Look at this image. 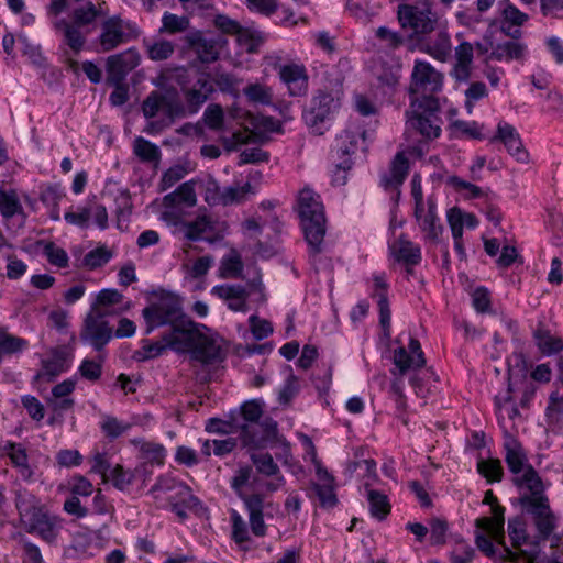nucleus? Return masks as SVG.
<instances>
[{"instance_id":"f257e3e1","label":"nucleus","mask_w":563,"mask_h":563,"mask_svg":"<svg viewBox=\"0 0 563 563\" xmlns=\"http://www.w3.org/2000/svg\"><path fill=\"white\" fill-rule=\"evenodd\" d=\"M142 317L146 335L157 328L172 327V333L167 336L169 350L177 353L189 352L195 361L206 365L219 363L224 358L217 339L203 334L185 314L178 296L162 292L142 310Z\"/></svg>"},{"instance_id":"f03ea898","label":"nucleus","mask_w":563,"mask_h":563,"mask_svg":"<svg viewBox=\"0 0 563 563\" xmlns=\"http://www.w3.org/2000/svg\"><path fill=\"white\" fill-rule=\"evenodd\" d=\"M257 484L258 477L254 475L251 466L240 467L230 479V487L243 501L252 533L255 537L262 538L267 533L264 510L271 506V504L265 503L264 494L256 492Z\"/></svg>"},{"instance_id":"7ed1b4c3","label":"nucleus","mask_w":563,"mask_h":563,"mask_svg":"<svg viewBox=\"0 0 563 563\" xmlns=\"http://www.w3.org/2000/svg\"><path fill=\"white\" fill-rule=\"evenodd\" d=\"M298 214L310 257L324 251L325 214L320 196L310 188L302 189L297 199Z\"/></svg>"},{"instance_id":"20e7f679","label":"nucleus","mask_w":563,"mask_h":563,"mask_svg":"<svg viewBox=\"0 0 563 563\" xmlns=\"http://www.w3.org/2000/svg\"><path fill=\"white\" fill-rule=\"evenodd\" d=\"M15 507L21 526L27 533L37 534L48 543L56 540L62 528L60 519L49 514L33 495H18Z\"/></svg>"},{"instance_id":"39448f33","label":"nucleus","mask_w":563,"mask_h":563,"mask_svg":"<svg viewBox=\"0 0 563 563\" xmlns=\"http://www.w3.org/2000/svg\"><path fill=\"white\" fill-rule=\"evenodd\" d=\"M367 132L360 128L345 129L335 140V144L331 151V156L335 170L332 177V183L336 186L346 183V173L352 168L353 155L360 147V143L364 144L363 152L367 151L366 146Z\"/></svg>"},{"instance_id":"423d86ee","label":"nucleus","mask_w":563,"mask_h":563,"mask_svg":"<svg viewBox=\"0 0 563 563\" xmlns=\"http://www.w3.org/2000/svg\"><path fill=\"white\" fill-rule=\"evenodd\" d=\"M439 100L434 96L415 97L407 110V123L427 139H437L441 134Z\"/></svg>"},{"instance_id":"0eeeda50","label":"nucleus","mask_w":563,"mask_h":563,"mask_svg":"<svg viewBox=\"0 0 563 563\" xmlns=\"http://www.w3.org/2000/svg\"><path fill=\"white\" fill-rule=\"evenodd\" d=\"M341 95L340 90L327 91L320 89L311 98L309 106L302 112V119L314 134H324L327 123L341 106Z\"/></svg>"},{"instance_id":"6e6552de","label":"nucleus","mask_w":563,"mask_h":563,"mask_svg":"<svg viewBox=\"0 0 563 563\" xmlns=\"http://www.w3.org/2000/svg\"><path fill=\"white\" fill-rule=\"evenodd\" d=\"M142 111L145 118L153 119L159 111H163L165 119L173 123L175 119L188 115V109L174 87L152 91L142 103Z\"/></svg>"},{"instance_id":"1a4fd4ad","label":"nucleus","mask_w":563,"mask_h":563,"mask_svg":"<svg viewBox=\"0 0 563 563\" xmlns=\"http://www.w3.org/2000/svg\"><path fill=\"white\" fill-rule=\"evenodd\" d=\"M397 19L401 29L411 31L408 36L410 41L421 40L433 32L438 22L437 13L431 10L430 3H426L422 8L416 4H399Z\"/></svg>"},{"instance_id":"9d476101","label":"nucleus","mask_w":563,"mask_h":563,"mask_svg":"<svg viewBox=\"0 0 563 563\" xmlns=\"http://www.w3.org/2000/svg\"><path fill=\"white\" fill-rule=\"evenodd\" d=\"M520 483L526 484L522 489L527 492L519 497L518 501L528 514L536 519L551 509L549 498L544 494L543 482L536 470H529L528 475H525Z\"/></svg>"},{"instance_id":"9b49d317","label":"nucleus","mask_w":563,"mask_h":563,"mask_svg":"<svg viewBox=\"0 0 563 563\" xmlns=\"http://www.w3.org/2000/svg\"><path fill=\"white\" fill-rule=\"evenodd\" d=\"M139 29L130 21L122 20L119 15H113L103 21L99 44L102 52H109L119 45L126 43L130 38L139 36Z\"/></svg>"},{"instance_id":"f8f14e48","label":"nucleus","mask_w":563,"mask_h":563,"mask_svg":"<svg viewBox=\"0 0 563 563\" xmlns=\"http://www.w3.org/2000/svg\"><path fill=\"white\" fill-rule=\"evenodd\" d=\"M106 312L98 308L87 314L80 331V340L89 343L96 351H101L112 339L113 330L106 320Z\"/></svg>"},{"instance_id":"ddd939ff","label":"nucleus","mask_w":563,"mask_h":563,"mask_svg":"<svg viewBox=\"0 0 563 563\" xmlns=\"http://www.w3.org/2000/svg\"><path fill=\"white\" fill-rule=\"evenodd\" d=\"M504 450L506 464L514 475L512 483L517 488L522 489L526 484L520 483V479L528 475L529 470L534 468L528 463L521 443L508 431H505L504 435Z\"/></svg>"},{"instance_id":"4468645a","label":"nucleus","mask_w":563,"mask_h":563,"mask_svg":"<svg viewBox=\"0 0 563 563\" xmlns=\"http://www.w3.org/2000/svg\"><path fill=\"white\" fill-rule=\"evenodd\" d=\"M443 77L429 63L416 60L411 74L410 95L433 96L442 88Z\"/></svg>"},{"instance_id":"2eb2a0df","label":"nucleus","mask_w":563,"mask_h":563,"mask_svg":"<svg viewBox=\"0 0 563 563\" xmlns=\"http://www.w3.org/2000/svg\"><path fill=\"white\" fill-rule=\"evenodd\" d=\"M240 438L244 446L263 448L267 442L274 441L277 437V422L272 418L265 419L261 423L239 424Z\"/></svg>"},{"instance_id":"dca6fc26","label":"nucleus","mask_w":563,"mask_h":563,"mask_svg":"<svg viewBox=\"0 0 563 563\" xmlns=\"http://www.w3.org/2000/svg\"><path fill=\"white\" fill-rule=\"evenodd\" d=\"M140 64V55L134 48L111 55L107 58V81L109 85L124 82L128 74Z\"/></svg>"},{"instance_id":"f3484780","label":"nucleus","mask_w":563,"mask_h":563,"mask_svg":"<svg viewBox=\"0 0 563 563\" xmlns=\"http://www.w3.org/2000/svg\"><path fill=\"white\" fill-rule=\"evenodd\" d=\"M501 142L507 152L516 158L517 162L526 163L529 154L523 148V144L516 128L507 122H499L497 133L490 139L492 143Z\"/></svg>"},{"instance_id":"a211bd4d","label":"nucleus","mask_w":563,"mask_h":563,"mask_svg":"<svg viewBox=\"0 0 563 563\" xmlns=\"http://www.w3.org/2000/svg\"><path fill=\"white\" fill-rule=\"evenodd\" d=\"M279 78L286 85L291 97H303L308 93V74L303 65L287 64L279 68Z\"/></svg>"},{"instance_id":"6ab92c4d","label":"nucleus","mask_w":563,"mask_h":563,"mask_svg":"<svg viewBox=\"0 0 563 563\" xmlns=\"http://www.w3.org/2000/svg\"><path fill=\"white\" fill-rule=\"evenodd\" d=\"M213 91V84L209 75L206 74L198 76L190 88H185L183 93L186 101L185 108L188 109V115L196 114Z\"/></svg>"},{"instance_id":"aec40b11","label":"nucleus","mask_w":563,"mask_h":563,"mask_svg":"<svg viewBox=\"0 0 563 563\" xmlns=\"http://www.w3.org/2000/svg\"><path fill=\"white\" fill-rule=\"evenodd\" d=\"M408 349L409 352L404 346H400L394 352V364L401 375L409 369L421 368L426 365L424 354L417 339L410 338Z\"/></svg>"},{"instance_id":"412c9836","label":"nucleus","mask_w":563,"mask_h":563,"mask_svg":"<svg viewBox=\"0 0 563 563\" xmlns=\"http://www.w3.org/2000/svg\"><path fill=\"white\" fill-rule=\"evenodd\" d=\"M526 377L525 369L519 368L517 372L512 367L508 368V388L505 396L495 397V406L498 412V418L504 419L505 416L510 420H515L520 416V412L516 406H510L512 401L511 394L514 393V385Z\"/></svg>"},{"instance_id":"4be33fe9","label":"nucleus","mask_w":563,"mask_h":563,"mask_svg":"<svg viewBox=\"0 0 563 563\" xmlns=\"http://www.w3.org/2000/svg\"><path fill=\"white\" fill-rule=\"evenodd\" d=\"M211 295L227 301L232 311H246L249 291L242 285H217L212 287Z\"/></svg>"},{"instance_id":"5701e85b","label":"nucleus","mask_w":563,"mask_h":563,"mask_svg":"<svg viewBox=\"0 0 563 563\" xmlns=\"http://www.w3.org/2000/svg\"><path fill=\"white\" fill-rule=\"evenodd\" d=\"M455 64L451 71L452 77L460 82H466L471 78L474 46L468 42H462L455 47Z\"/></svg>"},{"instance_id":"b1692460","label":"nucleus","mask_w":563,"mask_h":563,"mask_svg":"<svg viewBox=\"0 0 563 563\" xmlns=\"http://www.w3.org/2000/svg\"><path fill=\"white\" fill-rule=\"evenodd\" d=\"M493 517H481L475 521L477 529L487 532L496 542L504 544L505 540V508L498 504L492 506Z\"/></svg>"},{"instance_id":"393cba45","label":"nucleus","mask_w":563,"mask_h":563,"mask_svg":"<svg viewBox=\"0 0 563 563\" xmlns=\"http://www.w3.org/2000/svg\"><path fill=\"white\" fill-rule=\"evenodd\" d=\"M104 12L101 4L96 5L89 0L84 1L73 10L70 23L82 27L86 33L95 29L98 18L103 16Z\"/></svg>"},{"instance_id":"a878e982","label":"nucleus","mask_w":563,"mask_h":563,"mask_svg":"<svg viewBox=\"0 0 563 563\" xmlns=\"http://www.w3.org/2000/svg\"><path fill=\"white\" fill-rule=\"evenodd\" d=\"M69 367V354L63 347L54 349L51 356L42 361V371L35 375V379L47 377V380L54 379L57 375L66 372Z\"/></svg>"},{"instance_id":"bb28decb","label":"nucleus","mask_w":563,"mask_h":563,"mask_svg":"<svg viewBox=\"0 0 563 563\" xmlns=\"http://www.w3.org/2000/svg\"><path fill=\"white\" fill-rule=\"evenodd\" d=\"M409 172V161L402 152L395 155L390 164L389 173L380 177V185L385 190L400 187L407 178Z\"/></svg>"},{"instance_id":"cd10ccee","label":"nucleus","mask_w":563,"mask_h":563,"mask_svg":"<svg viewBox=\"0 0 563 563\" xmlns=\"http://www.w3.org/2000/svg\"><path fill=\"white\" fill-rule=\"evenodd\" d=\"M187 43L201 63H213L219 58L218 41L205 37L200 32L189 34Z\"/></svg>"},{"instance_id":"c85d7f7f","label":"nucleus","mask_w":563,"mask_h":563,"mask_svg":"<svg viewBox=\"0 0 563 563\" xmlns=\"http://www.w3.org/2000/svg\"><path fill=\"white\" fill-rule=\"evenodd\" d=\"M197 203L196 180L191 179L179 185L173 192L163 198L166 208L194 207Z\"/></svg>"},{"instance_id":"c756f323","label":"nucleus","mask_w":563,"mask_h":563,"mask_svg":"<svg viewBox=\"0 0 563 563\" xmlns=\"http://www.w3.org/2000/svg\"><path fill=\"white\" fill-rule=\"evenodd\" d=\"M375 292L374 296L377 298V305L379 308V323L384 330V335L389 338L390 335V319L391 312L389 309V302L387 297V284L382 275L374 276Z\"/></svg>"},{"instance_id":"7c9ffc66","label":"nucleus","mask_w":563,"mask_h":563,"mask_svg":"<svg viewBox=\"0 0 563 563\" xmlns=\"http://www.w3.org/2000/svg\"><path fill=\"white\" fill-rule=\"evenodd\" d=\"M526 52L527 46L523 43L518 41H505L493 47V51L487 55L485 62L487 63L490 59L498 62L520 60L525 57Z\"/></svg>"},{"instance_id":"2f4dec72","label":"nucleus","mask_w":563,"mask_h":563,"mask_svg":"<svg viewBox=\"0 0 563 563\" xmlns=\"http://www.w3.org/2000/svg\"><path fill=\"white\" fill-rule=\"evenodd\" d=\"M421 49L440 62H446L452 52L449 33L446 31H439L434 37L422 45Z\"/></svg>"},{"instance_id":"473e14b6","label":"nucleus","mask_w":563,"mask_h":563,"mask_svg":"<svg viewBox=\"0 0 563 563\" xmlns=\"http://www.w3.org/2000/svg\"><path fill=\"white\" fill-rule=\"evenodd\" d=\"M390 250L395 258L406 265H417L421 261L420 247L405 239L404 235L390 246Z\"/></svg>"},{"instance_id":"72a5a7b5","label":"nucleus","mask_w":563,"mask_h":563,"mask_svg":"<svg viewBox=\"0 0 563 563\" xmlns=\"http://www.w3.org/2000/svg\"><path fill=\"white\" fill-rule=\"evenodd\" d=\"M0 213L4 219H11L15 216L26 220V213L20 202L19 196L14 189H0Z\"/></svg>"},{"instance_id":"f704fd0d","label":"nucleus","mask_w":563,"mask_h":563,"mask_svg":"<svg viewBox=\"0 0 563 563\" xmlns=\"http://www.w3.org/2000/svg\"><path fill=\"white\" fill-rule=\"evenodd\" d=\"M167 327L168 330L163 333L162 341L151 342L148 340H142V349L136 351L133 357L139 362H145L161 356L169 349L167 336L172 333V327Z\"/></svg>"},{"instance_id":"c9c22d12","label":"nucleus","mask_w":563,"mask_h":563,"mask_svg":"<svg viewBox=\"0 0 563 563\" xmlns=\"http://www.w3.org/2000/svg\"><path fill=\"white\" fill-rule=\"evenodd\" d=\"M419 225L426 233L427 239L434 243L439 242L443 227L440 224L437 216V205L431 199L428 200V211L419 221Z\"/></svg>"},{"instance_id":"e433bc0d","label":"nucleus","mask_w":563,"mask_h":563,"mask_svg":"<svg viewBox=\"0 0 563 563\" xmlns=\"http://www.w3.org/2000/svg\"><path fill=\"white\" fill-rule=\"evenodd\" d=\"M263 413L262 405L257 400L245 401L240 409L238 416H231L230 427L240 429L239 424H255Z\"/></svg>"},{"instance_id":"4c0bfd02","label":"nucleus","mask_w":563,"mask_h":563,"mask_svg":"<svg viewBox=\"0 0 563 563\" xmlns=\"http://www.w3.org/2000/svg\"><path fill=\"white\" fill-rule=\"evenodd\" d=\"M59 27L64 34L65 44L75 53L78 54L86 43V30L79 27L68 21H62Z\"/></svg>"},{"instance_id":"58836bf2","label":"nucleus","mask_w":563,"mask_h":563,"mask_svg":"<svg viewBox=\"0 0 563 563\" xmlns=\"http://www.w3.org/2000/svg\"><path fill=\"white\" fill-rule=\"evenodd\" d=\"M533 339L543 354L551 355L563 350V341L560 338L552 336L542 324L533 331Z\"/></svg>"},{"instance_id":"ea45409f","label":"nucleus","mask_w":563,"mask_h":563,"mask_svg":"<svg viewBox=\"0 0 563 563\" xmlns=\"http://www.w3.org/2000/svg\"><path fill=\"white\" fill-rule=\"evenodd\" d=\"M255 189L250 183L242 186H229L222 189L220 205L231 206L244 202L250 195H254Z\"/></svg>"},{"instance_id":"a19ab883","label":"nucleus","mask_w":563,"mask_h":563,"mask_svg":"<svg viewBox=\"0 0 563 563\" xmlns=\"http://www.w3.org/2000/svg\"><path fill=\"white\" fill-rule=\"evenodd\" d=\"M133 152L143 163H158L161 159L159 147L142 136L134 140Z\"/></svg>"},{"instance_id":"79ce46f5","label":"nucleus","mask_w":563,"mask_h":563,"mask_svg":"<svg viewBox=\"0 0 563 563\" xmlns=\"http://www.w3.org/2000/svg\"><path fill=\"white\" fill-rule=\"evenodd\" d=\"M169 505L177 504L188 507L190 510H197L201 507V501L191 492V488L185 483L180 482L176 492L168 496Z\"/></svg>"},{"instance_id":"37998d69","label":"nucleus","mask_w":563,"mask_h":563,"mask_svg":"<svg viewBox=\"0 0 563 563\" xmlns=\"http://www.w3.org/2000/svg\"><path fill=\"white\" fill-rule=\"evenodd\" d=\"M367 500L373 517L383 520L390 512L388 497L375 489H367Z\"/></svg>"},{"instance_id":"c03bdc74","label":"nucleus","mask_w":563,"mask_h":563,"mask_svg":"<svg viewBox=\"0 0 563 563\" xmlns=\"http://www.w3.org/2000/svg\"><path fill=\"white\" fill-rule=\"evenodd\" d=\"M195 180L196 189L198 188L203 194L205 201L209 206L220 205L222 190L213 177L209 176L207 178H196Z\"/></svg>"},{"instance_id":"a18cd8bd","label":"nucleus","mask_w":563,"mask_h":563,"mask_svg":"<svg viewBox=\"0 0 563 563\" xmlns=\"http://www.w3.org/2000/svg\"><path fill=\"white\" fill-rule=\"evenodd\" d=\"M37 246H42L43 254L47 261L57 267L64 268L68 266V255L66 251L57 246L54 242L40 240Z\"/></svg>"},{"instance_id":"49530a36","label":"nucleus","mask_w":563,"mask_h":563,"mask_svg":"<svg viewBox=\"0 0 563 563\" xmlns=\"http://www.w3.org/2000/svg\"><path fill=\"white\" fill-rule=\"evenodd\" d=\"M185 236L190 241H198L201 235L212 230V222L207 216H199L194 221L184 223Z\"/></svg>"},{"instance_id":"de8ad7c7","label":"nucleus","mask_w":563,"mask_h":563,"mask_svg":"<svg viewBox=\"0 0 563 563\" xmlns=\"http://www.w3.org/2000/svg\"><path fill=\"white\" fill-rule=\"evenodd\" d=\"M244 96L247 100L255 104H271L272 102V90L271 88L261 84H250L243 89Z\"/></svg>"},{"instance_id":"09e8293b","label":"nucleus","mask_w":563,"mask_h":563,"mask_svg":"<svg viewBox=\"0 0 563 563\" xmlns=\"http://www.w3.org/2000/svg\"><path fill=\"white\" fill-rule=\"evenodd\" d=\"M477 470L489 483L500 482L504 476L501 462L498 459L481 460L477 463Z\"/></svg>"},{"instance_id":"8fccbe9b","label":"nucleus","mask_w":563,"mask_h":563,"mask_svg":"<svg viewBox=\"0 0 563 563\" xmlns=\"http://www.w3.org/2000/svg\"><path fill=\"white\" fill-rule=\"evenodd\" d=\"M27 345H29V343L26 340L19 338V336H14V335L5 332L4 330L0 329V353H1V356L3 354L19 353V352L23 351L24 349H26Z\"/></svg>"},{"instance_id":"3c124183","label":"nucleus","mask_w":563,"mask_h":563,"mask_svg":"<svg viewBox=\"0 0 563 563\" xmlns=\"http://www.w3.org/2000/svg\"><path fill=\"white\" fill-rule=\"evenodd\" d=\"M131 428L130 423H124L113 416H103L100 422V429L109 439H117Z\"/></svg>"},{"instance_id":"603ef678","label":"nucleus","mask_w":563,"mask_h":563,"mask_svg":"<svg viewBox=\"0 0 563 563\" xmlns=\"http://www.w3.org/2000/svg\"><path fill=\"white\" fill-rule=\"evenodd\" d=\"M243 271L241 256L232 251L228 256L223 257L220 265V275L227 277H239Z\"/></svg>"},{"instance_id":"864d4df0","label":"nucleus","mask_w":563,"mask_h":563,"mask_svg":"<svg viewBox=\"0 0 563 563\" xmlns=\"http://www.w3.org/2000/svg\"><path fill=\"white\" fill-rule=\"evenodd\" d=\"M376 37L385 44L387 48L397 49L401 47L408 40L397 31H393L387 26H379L375 32Z\"/></svg>"},{"instance_id":"5fc2aeb1","label":"nucleus","mask_w":563,"mask_h":563,"mask_svg":"<svg viewBox=\"0 0 563 563\" xmlns=\"http://www.w3.org/2000/svg\"><path fill=\"white\" fill-rule=\"evenodd\" d=\"M161 32L179 33L189 27V19L187 16H178L176 14L165 12L162 18Z\"/></svg>"},{"instance_id":"6e6d98bb","label":"nucleus","mask_w":563,"mask_h":563,"mask_svg":"<svg viewBox=\"0 0 563 563\" xmlns=\"http://www.w3.org/2000/svg\"><path fill=\"white\" fill-rule=\"evenodd\" d=\"M251 460L256 466L258 473L266 476H274L279 474V467L274 462L269 453L252 454Z\"/></svg>"},{"instance_id":"4d7b16f0","label":"nucleus","mask_w":563,"mask_h":563,"mask_svg":"<svg viewBox=\"0 0 563 563\" xmlns=\"http://www.w3.org/2000/svg\"><path fill=\"white\" fill-rule=\"evenodd\" d=\"M508 533L516 548L521 547L527 542L528 536L526 531V523L521 517L510 518L508 520Z\"/></svg>"},{"instance_id":"13d9d810","label":"nucleus","mask_w":563,"mask_h":563,"mask_svg":"<svg viewBox=\"0 0 563 563\" xmlns=\"http://www.w3.org/2000/svg\"><path fill=\"white\" fill-rule=\"evenodd\" d=\"M111 257L112 254L106 246H99L85 255L84 265L95 269L107 264Z\"/></svg>"},{"instance_id":"bf43d9fd","label":"nucleus","mask_w":563,"mask_h":563,"mask_svg":"<svg viewBox=\"0 0 563 563\" xmlns=\"http://www.w3.org/2000/svg\"><path fill=\"white\" fill-rule=\"evenodd\" d=\"M179 484L180 482L176 478L169 475H162L156 479L148 494L158 499L162 495L176 492Z\"/></svg>"},{"instance_id":"052dcab7","label":"nucleus","mask_w":563,"mask_h":563,"mask_svg":"<svg viewBox=\"0 0 563 563\" xmlns=\"http://www.w3.org/2000/svg\"><path fill=\"white\" fill-rule=\"evenodd\" d=\"M108 478L111 479L115 488L124 490L132 484L133 479L135 478V474L132 471L124 470L121 465L118 464L111 470Z\"/></svg>"},{"instance_id":"680f3d73","label":"nucleus","mask_w":563,"mask_h":563,"mask_svg":"<svg viewBox=\"0 0 563 563\" xmlns=\"http://www.w3.org/2000/svg\"><path fill=\"white\" fill-rule=\"evenodd\" d=\"M147 55L152 60H165L172 56L175 51V46L169 41H158L152 44H147Z\"/></svg>"},{"instance_id":"e2e57ef3","label":"nucleus","mask_w":563,"mask_h":563,"mask_svg":"<svg viewBox=\"0 0 563 563\" xmlns=\"http://www.w3.org/2000/svg\"><path fill=\"white\" fill-rule=\"evenodd\" d=\"M534 523L542 540H547L556 528V517L552 510H548L541 517L534 519Z\"/></svg>"},{"instance_id":"0e129e2a","label":"nucleus","mask_w":563,"mask_h":563,"mask_svg":"<svg viewBox=\"0 0 563 563\" xmlns=\"http://www.w3.org/2000/svg\"><path fill=\"white\" fill-rule=\"evenodd\" d=\"M549 422L552 426L561 428L563 426V397L553 394L547 408Z\"/></svg>"},{"instance_id":"69168bd1","label":"nucleus","mask_w":563,"mask_h":563,"mask_svg":"<svg viewBox=\"0 0 563 563\" xmlns=\"http://www.w3.org/2000/svg\"><path fill=\"white\" fill-rule=\"evenodd\" d=\"M232 538L236 543H243L250 540L246 522L236 511H231Z\"/></svg>"},{"instance_id":"338daca9","label":"nucleus","mask_w":563,"mask_h":563,"mask_svg":"<svg viewBox=\"0 0 563 563\" xmlns=\"http://www.w3.org/2000/svg\"><path fill=\"white\" fill-rule=\"evenodd\" d=\"M205 123L211 130H220L223 125L224 114L221 106L209 104L203 112Z\"/></svg>"},{"instance_id":"774afa93","label":"nucleus","mask_w":563,"mask_h":563,"mask_svg":"<svg viewBox=\"0 0 563 563\" xmlns=\"http://www.w3.org/2000/svg\"><path fill=\"white\" fill-rule=\"evenodd\" d=\"M144 457L152 464L163 465L166 456V450L162 444L146 442L141 448Z\"/></svg>"}]
</instances>
